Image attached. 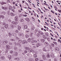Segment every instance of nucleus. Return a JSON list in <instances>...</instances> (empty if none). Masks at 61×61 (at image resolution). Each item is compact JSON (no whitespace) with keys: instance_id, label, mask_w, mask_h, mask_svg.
<instances>
[{"instance_id":"nucleus-1","label":"nucleus","mask_w":61,"mask_h":61,"mask_svg":"<svg viewBox=\"0 0 61 61\" xmlns=\"http://www.w3.org/2000/svg\"><path fill=\"white\" fill-rule=\"evenodd\" d=\"M3 25L4 26V27L5 28L7 29V27H8V25L7 24H5V23H4L3 24Z\"/></svg>"},{"instance_id":"nucleus-2","label":"nucleus","mask_w":61,"mask_h":61,"mask_svg":"<svg viewBox=\"0 0 61 61\" xmlns=\"http://www.w3.org/2000/svg\"><path fill=\"white\" fill-rule=\"evenodd\" d=\"M47 48L46 47H45L43 48V51H45V52H47L48 51V50L47 49Z\"/></svg>"},{"instance_id":"nucleus-3","label":"nucleus","mask_w":61,"mask_h":61,"mask_svg":"<svg viewBox=\"0 0 61 61\" xmlns=\"http://www.w3.org/2000/svg\"><path fill=\"white\" fill-rule=\"evenodd\" d=\"M5 28H4V27H1V31H2V32H3L5 31Z\"/></svg>"},{"instance_id":"nucleus-4","label":"nucleus","mask_w":61,"mask_h":61,"mask_svg":"<svg viewBox=\"0 0 61 61\" xmlns=\"http://www.w3.org/2000/svg\"><path fill=\"white\" fill-rule=\"evenodd\" d=\"M16 43L15 42H13L12 43V46L13 47H14V46H16Z\"/></svg>"},{"instance_id":"nucleus-5","label":"nucleus","mask_w":61,"mask_h":61,"mask_svg":"<svg viewBox=\"0 0 61 61\" xmlns=\"http://www.w3.org/2000/svg\"><path fill=\"white\" fill-rule=\"evenodd\" d=\"M27 43V41H22V43L23 44H25Z\"/></svg>"},{"instance_id":"nucleus-6","label":"nucleus","mask_w":61,"mask_h":61,"mask_svg":"<svg viewBox=\"0 0 61 61\" xmlns=\"http://www.w3.org/2000/svg\"><path fill=\"white\" fill-rule=\"evenodd\" d=\"M6 47L7 49L9 50V49H10V46L9 45H7L6 46Z\"/></svg>"},{"instance_id":"nucleus-7","label":"nucleus","mask_w":61,"mask_h":61,"mask_svg":"<svg viewBox=\"0 0 61 61\" xmlns=\"http://www.w3.org/2000/svg\"><path fill=\"white\" fill-rule=\"evenodd\" d=\"M12 23L14 25H17V24H18V22H17L12 21Z\"/></svg>"},{"instance_id":"nucleus-8","label":"nucleus","mask_w":61,"mask_h":61,"mask_svg":"<svg viewBox=\"0 0 61 61\" xmlns=\"http://www.w3.org/2000/svg\"><path fill=\"white\" fill-rule=\"evenodd\" d=\"M0 59L4 60L5 59V57L4 56H1L0 57Z\"/></svg>"},{"instance_id":"nucleus-9","label":"nucleus","mask_w":61,"mask_h":61,"mask_svg":"<svg viewBox=\"0 0 61 61\" xmlns=\"http://www.w3.org/2000/svg\"><path fill=\"white\" fill-rule=\"evenodd\" d=\"M8 43V42H7V41H3V45H5L6 44H7Z\"/></svg>"},{"instance_id":"nucleus-10","label":"nucleus","mask_w":61,"mask_h":61,"mask_svg":"<svg viewBox=\"0 0 61 61\" xmlns=\"http://www.w3.org/2000/svg\"><path fill=\"white\" fill-rule=\"evenodd\" d=\"M41 46V44L39 43H37L36 44V46L37 47H39L40 46Z\"/></svg>"},{"instance_id":"nucleus-11","label":"nucleus","mask_w":61,"mask_h":61,"mask_svg":"<svg viewBox=\"0 0 61 61\" xmlns=\"http://www.w3.org/2000/svg\"><path fill=\"white\" fill-rule=\"evenodd\" d=\"M15 21H18V18L17 16H15Z\"/></svg>"},{"instance_id":"nucleus-12","label":"nucleus","mask_w":61,"mask_h":61,"mask_svg":"<svg viewBox=\"0 0 61 61\" xmlns=\"http://www.w3.org/2000/svg\"><path fill=\"white\" fill-rule=\"evenodd\" d=\"M43 38H44L45 39H47V36L45 35H43Z\"/></svg>"},{"instance_id":"nucleus-13","label":"nucleus","mask_w":61,"mask_h":61,"mask_svg":"<svg viewBox=\"0 0 61 61\" xmlns=\"http://www.w3.org/2000/svg\"><path fill=\"white\" fill-rule=\"evenodd\" d=\"M42 58L43 59H46V56H45V55H43L42 56Z\"/></svg>"},{"instance_id":"nucleus-14","label":"nucleus","mask_w":61,"mask_h":61,"mask_svg":"<svg viewBox=\"0 0 61 61\" xmlns=\"http://www.w3.org/2000/svg\"><path fill=\"white\" fill-rule=\"evenodd\" d=\"M2 18V19H4L5 18V17L4 16L2 15H0V18Z\"/></svg>"},{"instance_id":"nucleus-15","label":"nucleus","mask_w":61,"mask_h":61,"mask_svg":"<svg viewBox=\"0 0 61 61\" xmlns=\"http://www.w3.org/2000/svg\"><path fill=\"white\" fill-rule=\"evenodd\" d=\"M8 57L9 60H10V59L12 58V57L10 55H9L8 56Z\"/></svg>"},{"instance_id":"nucleus-16","label":"nucleus","mask_w":61,"mask_h":61,"mask_svg":"<svg viewBox=\"0 0 61 61\" xmlns=\"http://www.w3.org/2000/svg\"><path fill=\"white\" fill-rule=\"evenodd\" d=\"M55 50L56 51H59V48H58L57 47H56L55 48Z\"/></svg>"},{"instance_id":"nucleus-17","label":"nucleus","mask_w":61,"mask_h":61,"mask_svg":"<svg viewBox=\"0 0 61 61\" xmlns=\"http://www.w3.org/2000/svg\"><path fill=\"white\" fill-rule=\"evenodd\" d=\"M45 45H46V46H48L49 45V44H48V43H47V42H45L44 43Z\"/></svg>"},{"instance_id":"nucleus-18","label":"nucleus","mask_w":61,"mask_h":61,"mask_svg":"<svg viewBox=\"0 0 61 61\" xmlns=\"http://www.w3.org/2000/svg\"><path fill=\"white\" fill-rule=\"evenodd\" d=\"M18 27V29L20 31H21V27L20 26H19V25L17 26Z\"/></svg>"},{"instance_id":"nucleus-19","label":"nucleus","mask_w":61,"mask_h":61,"mask_svg":"<svg viewBox=\"0 0 61 61\" xmlns=\"http://www.w3.org/2000/svg\"><path fill=\"white\" fill-rule=\"evenodd\" d=\"M28 51L29 52H30V53L32 52V50L31 49L29 48V50H28Z\"/></svg>"},{"instance_id":"nucleus-20","label":"nucleus","mask_w":61,"mask_h":61,"mask_svg":"<svg viewBox=\"0 0 61 61\" xmlns=\"http://www.w3.org/2000/svg\"><path fill=\"white\" fill-rule=\"evenodd\" d=\"M51 57H53V58L55 57V55L54 54L52 53L51 55Z\"/></svg>"},{"instance_id":"nucleus-21","label":"nucleus","mask_w":61,"mask_h":61,"mask_svg":"<svg viewBox=\"0 0 61 61\" xmlns=\"http://www.w3.org/2000/svg\"><path fill=\"white\" fill-rule=\"evenodd\" d=\"M29 61H34V60L33 59L30 58L29 59Z\"/></svg>"},{"instance_id":"nucleus-22","label":"nucleus","mask_w":61,"mask_h":61,"mask_svg":"<svg viewBox=\"0 0 61 61\" xmlns=\"http://www.w3.org/2000/svg\"><path fill=\"white\" fill-rule=\"evenodd\" d=\"M25 20L27 21L28 22H29L30 21V20H29V19L27 18H26L25 19Z\"/></svg>"},{"instance_id":"nucleus-23","label":"nucleus","mask_w":61,"mask_h":61,"mask_svg":"<svg viewBox=\"0 0 61 61\" xmlns=\"http://www.w3.org/2000/svg\"><path fill=\"white\" fill-rule=\"evenodd\" d=\"M17 52H15L14 53V55L15 56H17Z\"/></svg>"},{"instance_id":"nucleus-24","label":"nucleus","mask_w":61,"mask_h":61,"mask_svg":"<svg viewBox=\"0 0 61 61\" xmlns=\"http://www.w3.org/2000/svg\"><path fill=\"white\" fill-rule=\"evenodd\" d=\"M41 42H43V43H44L45 42V40L43 39H41Z\"/></svg>"},{"instance_id":"nucleus-25","label":"nucleus","mask_w":61,"mask_h":61,"mask_svg":"<svg viewBox=\"0 0 61 61\" xmlns=\"http://www.w3.org/2000/svg\"><path fill=\"white\" fill-rule=\"evenodd\" d=\"M24 29H27V26L26 25H25L24 27Z\"/></svg>"},{"instance_id":"nucleus-26","label":"nucleus","mask_w":61,"mask_h":61,"mask_svg":"<svg viewBox=\"0 0 61 61\" xmlns=\"http://www.w3.org/2000/svg\"><path fill=\"white\" fill-rule=\"evenodd\" d=\"M1 4L2 5H4V4H6V3L4 2H1Z\"/></svg>"},{"instance_id":"nucleus-27","label":"nucleus","mask_w":61,"mask_h":61,"mask_svg":"<svg viewBox=\"0 0 61 61\" xmlns=\"http://www.w3.org/2000/svg\"><path fill=\"white\" fill-rule=\"evenodd\" d=\"M28 42H31V39L30 38H29L28 39Z\"/></svg>"},{"instance_id":"nucleus-28","label":"nucleus","mask_w":61,"mask_h":61,"mask_svg":"<svg viewBox=\"0 0 61 61\" xmlns=\"http://www.w3.org/2000/svg\"><path fill=\"white\" fill-rule=\"evenodd\" d=\"M25 49H26V50H28L29 49V48L28 47H26L25 48Z\"/></svg>"},{"instance_id":"nucleus-29","label":"nucleus","mask_w":61,"mask_h":61,"mask_svg":"<svg viewBox=\"0 0 61 61\" xmlns=\"http://www.w3.org/2000/svg\"><path fill=\"white\" fill-rule=\"evenodd\" d=\"M15 60H19V59L18 58H16L14 59Z\"/></svg>"},{"instance_id":"nucleus-30","label":"nucleus","mask_w":61,"mask_h":61,"mask_svg":"<svg viewBox=\"0 0 61 61\" xmlns=\"http://www.w3.org/2000/svg\"><path fill=\"white\" fill-rule=\"evenodd\" d=\"M9 10H11L12 9V7L10 6L9 7Z\"/></svg>"},{"instance_id":"nucleus-31","label":"nucleus","mask_w":61,"mask_h":61,"mask_svg":"<svg viewBox=\"0 0 61 61\" xmlns=\"http://www.w3.org/2000/svg\"><path fill=\"white\" fill-rule=\"evenodd\" d=\"M34 57H35V58L36 57H37V55H36V54H35L34 55Z\"/></svg>"},{"instance_id":"nucleus-32","label":"nucleus","mask_w":61,"mask_h":61,"mask_svg":"<svg viewBox=\"0 0 61 61\" xmlns=\"http://www.w3.org/2000/svg\"><path fill=\"white\" fill-rule=\"evenodd\" d=\"M10 15L12 16H14V15H15V14L13 13H10Z\"/></svg>"},{"instance_id":"nucleus-33","label":"nucleus","mask_w":61,"mask_h":61,"mask_svg":"<svg viewBox=\"0 0 61 61\" xmlns=\"http://www.w3.org/2000/svg\"><path fill=\"white\" fill-rule=\"evenodd\" d=\"M10 40L12 41H15V40L14 39H10Z\"/></svg>"},{"instance_id":"nucleus-34","label":"nucleus","mask_w":61,"mask_h":61,"mask_svg":"<svg viewBox=\"0 0 61 61\" xmlns=\"http://www.w3.org/2000/svg\"><path fill=\"white\" fill-rule=\"evenodd\" d=\"M9 44H10V46H13V43H11L10 42H9Z\"/></svg>"},{"instance_id":"nucleus-35","label":"nucleus","mask_w":61,"mask_h":61,"mask_svg":"<svg viewBox=\"0 0 61 61\" xmlns=\"http://www.w3.org/2000/svg\"><path fill=\"white\" fill-rule=\"evenodd\" d=\"M25 36L26 38H28L29 37V36L27 35H26Z\"/></svg>"},{"instance_id":"nucleus-36","label":"nucleus","mask_w":61,"mask_h":61,"mask_svg":"<svg viewBox=\"0 0 61 61\" xmlns=\"http://www.w3.org/2000/svg\"><path fill=\"white\" fill-rule=\"evenodd\" d=\"M46 56L47 57L49 58V57H50V55H49L48 54H46Z\"/></svg>"},{"instance_id":"nucleus-37","label":"nucleus","mask_w":61,"mask_h":61,"mask_svg":"<svg viewBox=\"0 0 61 61\" xmlns=\"http://www.w3.org/2000/svg\"><path fill=\"white\" fill-rule=\"evenodd\" d=\"M34 29H35V27H31V30H34Z\"/></svg>"},{"instance_id":"nucleus-38","label":"nucleus","mask_w":61,"mask_h":61,"mask_svg":"<svg viewBox=\"0 0 61 61\" xmlns=\"http://www.w3.org/2000/svg\"><path fill=\"white\" fill-rule=\"evenodd\" d=\"M54 61H58V59L56 58H55L54 60Z\"/></svg>"},{"instance_id":"nucleus-39","label":"nucleus","mask_w":61,"mask_h":61,"mask_svg":"<svg viewBox=\"0 0 61 61\" xmlns=\"http://www.w3.org/2000/svg\"><path fill=\"white\" fill-rule=\"evenodd\" d=\"M10 53L12 54V53H14V51H10Z\"/></svg>"},{"instance_id":"nucleus-40","label":"nucleus","mask_w":61,"mask_h":61,"mask_svg":"<svg viewBox=\"0 0 61 61\" xmlns=\"http://www.w3.org/2000/svg\"><path fill=\"white\" fill-rule=\"evenodd\" d=\"M51 45L52 46L54 47V46H55V45H54V44L53 43H51Z\"/></svg>"},{"instance_id":"nucleus-41","label":"nucleus","mask_w":61,"mask_h":61,"mask_svg":"<svg viewBox=\"0 0 61 61\" xmlns=\"http://www.w3.org/2000/svg\"><path fill=\"white\" fill-rule=\"evenodd\" d=\"M9 35L10 36H12V34H11V33L9 32Z\"/></svg>"},{"instance_id":"nucleus-42","label":"nucleus","mask_w":61,"mask_h":61,"mask_svg":"<svg viewBox=\"0 0 61 61\" xmlns=\"http://www.w3.org/2000/svg\"><path fill=\"white\" fill-rule=\"evenodd\" d=\"M14 34V35H13V36H17V35H16V34L15 33H13Z\"/></svg>"},{"instance_id":"nucleus-43","label":"nucleus","mask_w":61,"mask_h":61,"mask_svg":"<svg viewBox=\"0 0 61 61\" xmlns=\"http://www.w3.org/2000/svg\"><path fill=\"white\" fill-rule=\"evenodd\" d=\"M10 26L12 27V28H14V26H13V25H11Z\"/></svg>"},{"instance_id":"nucleus-44","label":"nucleus","mask_w":61,"mask_h":61,"mask_svg":"<svg viewBox=\"0 0 61 61\" xmlns=\"http://www.w3.org/2000/svg\"><path fill=\"white\" fill-rule=\"evenodd\" d=\"M19 43H22V41L20 40H19Z\"/></svg>"},{"instance_id":"nucleus-45","label":"nucleus","mask_w":61,"mask_h":61,"mask_svg":"<svg viewBox=\"0 0 61 61\" xmlns=\"http://www.w3.org/2000/svg\"><path fill=\"white\" fill-rule=\"evenodd\" d=\"M27 55L28 56H29L30 55V53H27Z\"/></svg>"},{"instance_id":"nucleus-46","label":"nucleus","mask_w":61,"mask_h":61,"mask_svg":"<svg viewBox=\"0 0 61 61\" xmlns=\"http://www.w3.org/2000/svg\"><path fill=\"white\" fill-rule=\"evenodd\" d=\"M14 49L15 50H17V48L16 47H15L14 48Z\"/></svg>"},{"instance_id":"nucleus-47","label":"nucleus","mask_w":61,"mask_h":61,"mask_svg":"<svg viewBox=\"0 0 61 61\" xmlns=\"http://www.w3.org/2000/svg\"><path fill=\"white\" fill-rule=\"evenodd\" d=\"M27 52H28V51H27L26 50H25L24 51L25 53H27Z\"/></svg>"},{"instance_id":"nucleus-48","label":"nucleus","mask_w":61,"mask_h":61,"mask_svg":"<svg viewBox=\"0 0 61 61\" xmlns=\"http://www.w3.org/2000/svg\"><path fill=\"white\" fill-rule=\"evenodd\" d=\"M20 22H24V20L23 19H21L20 20Z\"/></svg>"},{"instance_id":"nucleus-49","label":"nucleus","mask_w":61,"mask_h":61,"mask_svg":"<svg viewBox=\"0 0 61 61\" xmlns=\"http://www.w3.org/2000/svg\"><path fill=\"white\" fill-rule=\"evenodd\" d=\"M15 32L16 33H18V32H19V31L18 30H15Z\"/></svg>"},{"instance_id":"nucleus-50","label":"nucleus","mask_w":61,"mask_h":61,"mask_svg":"<svg viewBox=\"0 0 61 61\" xmlns=\"http://www.w3.org/2000/svg\"><path fill=\"white\" fill-rule=\"evenodd\" d=\"M38 58H36L35 59V60L36 61H38Z\"/></svg>"},{"instance_id":"nucleus-51","label":"nucleus","mask_w":61,"mask_h":61,"mask_svg":"<svg viewBox=\"0 0 61 61\" xmlns=\"http://www.w3.org/2000/svg\"><path fill=\"white\" fill-rule=\"evenodd\" d=\"M19 35L20 36H23L22 35H23V34H19Z\"/></svg>"},{"instance_id":"nucleus-52","label":"nucleus","mask_w":61,"mask_h":61,"mask_svg":"<svg viewBox=\"0 0 61 61\" xmlns=\"http://www.w3.org/2000/svg\"><path fill=\"white\" fill-rule=\"evenodd\" d=\"M51 12H52V13L53 14H55V12H54V11H53L52 10H51Z\"/></svg>"},{"instance_id":"nucleus-53","label":"nucleus","mask_w":61,"mask_h":61,"mask_svg":"<svg viewBox=\"0 0 61 61\" xmlns=\"http://www.w3.org/2000/svg\"><path fill=\"white\" fill-rule=\"evenodd\" d=\"M29 29H28L27 30H26L25 31L26 32H29Z\"/></svg>"},{"instance_id":"nucleus-54","label":"nucleus","mask_w":61,"mask_h":61,"mask_svg":"<svg viewBox=\"0 0 61 61\" xmlns=\"http://www.w3.org/2000/svg\"><path fill=\"white\" fill-rule=\"evenodd\" d=\"M54 44L56 45H57V43H56V42H54Z\"/></svg>"},{"instance_id":"nucleus-55","label":"nucleus","mask_w":61,"mask_h":61,"mask_svg":"<svg viewBox=\"0 0 61 61\" xmlns=\"http://www.w3.org/2000/svg\"><path fill=\"white\" fill-rule=\"evenodd\" d=\"M34 43H37V41H34Z\"/></svg>"},{"instance_id":"nucleus-56","label":"nucleus","mask_w":61,"mask_h":61,"mask_svg":"<svg viewBox=\"0 0 61 61\" xmlns=\"http://www.w3.org/2000/svg\"><path fill=\"white\" fill-rule=\"evenodd\" d=\"M37 36L39 37V34L38 33L37 34Z\"/></svg>"},{"instance_id":"nucleus-57","label":"nucleus","mask_w":61,"mask_h":61,"mask_svg":"<svg viewBox=\"0 0 61 61\" xmlns=\"http://www.w3.org/2000/svg\"><path fill=\"white\" fill-rule=\"evenodd\" d=\"M54 8H55L56 9H57V8H56V6H54Z\"/></svg>"},{"instance_id":"nucleus-58","label":"nucleus","mask_w":61,"mask_h":61,"mask_svg":"<svg viewBox=\"0 0 61 61\" xmlns=\"http://www.w3.org/2000/svg\"><path fill=\"white\" fill-rule=\"evenodd\" d=\"M8 21L9 22H11V20L10 19H9L8 20Z\"/></svg>"},{"instance_id":"nucleus-59","label":"nucleus","mask_w":61,"mask_h":61,"mask_svg":"<svg viewBox=\"0 0 61 61\" xmlns=\"http://www.w3.org/2000/svg\"><path fill=\"white\" fill-rule=\"evenodd\" d=\"M15 33H11V35H12V36H13L14 34Z\"/></svg>"},{"instance_id":"nucleus-60","label":"nucleus","mask_w":61,"mask_h":61,"mask_svg":"<svg viewBox=\"0 0 61 61\" xmlns=\"http://www.w3.org/2000/svg\"><path fill=\"white\" fill-rule=\"evenodd\" d=\"M42 32L41 31H40L39 33L40 34H41Z\"/></svg>"},{"instance_id":"nucleus-61","label":"nucleus","mask_w":61,"mask_h":61,"mask_svg":"<svg viewBox=\"0 0 61 61\" xmlns=\"http://www.w3.org/2000/svg\"><path fill=\"white\" fill-rule=\"evenodd\" d=\"M11 10L12 11H13V12H14V10L13 9H12Z\"/></svg>"},{"instance_id":"nucleus-62","label":"nucleus","mask_w":61,"mask_h":61,"mask_svg":"<svg viewBox=\"0 0 61 61\" xmlns=\"http://www.w3.org/2000/svg\"><path fill=\"white\" fill-rule=\"evenodd\" d=\"M58 11H59V12H60V13H61V10H58Z\"/></svg>"},{"instance_id":"nucleus-63","label":"nucleus","mask_w":61,"mask_h":61,"mask_svg":"<svg viewBox=\"0 0 61 61\" xmlns=\"http://www.w3.org/2000/svg\"><path fill=\"white\" fill-rule=\"evenodd\" d=\"M18 12H19V13H21V10H19Z\"/></svg>"},{"instance_id":"nucleus-64","label":"nucleus","mask_w":61,"mask_h":61,"mask_svg":"<svg viewBox=\"0 0 61 61\" xmlns=\"http://www.w3.org/2000/svg\"><path fill=\"white\" fill-rule=\"evenodd\" d=\"M34 15L35 16H36V13H34Z\"/></svg>"}]
</instances>
